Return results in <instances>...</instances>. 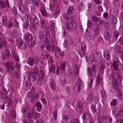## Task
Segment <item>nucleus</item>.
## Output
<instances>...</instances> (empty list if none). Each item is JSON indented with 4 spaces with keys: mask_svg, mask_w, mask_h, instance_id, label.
<instances>
[{
    "mask_svg": "<svg viewBox=\"0 0 123 123\" xmlns=\"http://www.w3.org/2000/svg\"><path fill=\"white\" fill-rule=\"evenodd\" d=\"M5 100L7 101L8 104L9 105H12V101L11 98H9L8 96L5 97Z\"/></svg>",
    "mask_w": 123,
    "mask_h": 123,
    "instance_id": "ea45409f",
    "label": "nucleus"
},
{
    "mask_svg": "<svg viewBox=\"0 0 123 123\" xmlns=\"http://www.w3.org/2000/svg\"><path fill=\"white\" fill-rule=\"evenodd\" d=\"M112 24L114 26L115 24L117 23V19L116 18L114 15H111L109 16Z\"/></svg>",
    "mask_w": 123,
    "mask_h": 123,
    "instance_id": "4be33fe9",
    "label": "nucleus"
},
{
    "mask_svg": "<svg viewBox=\"0 0 123 123\" xmlns=\"http://www.w3.org/2000/svg\"><path fill=\"white\" fill-rule=\"evenodd\" d=\"M2 92L3 94L6 95H7L8 92L9 90H7L4 87V86H2Z\"/></svg>",
    "mask_w": 123,
    "mask_h": 123,
    "instance_id": "09e8293b",
    "label": "nucleus"
},
{
    "mask_svg": "<svg viewBox=\"0 0 123 123\" xmlns=\"http://www.w3.org/2000/svg\"><path fill=\"white\" fill-rule=\"evenodd\" d=\"M32 117L36 119H38L40 117V114L36 112L32 113Z\"/></svg>",
    "mask_w": 123,
    "mask_h": 123,
    "instance_id": "79ce46f5",
    "label": "nucleus"
},
{
    "mask_svg": "<svg viewBox=\"0 0 123 123\" xmlns=\"http://www.w3.org/2000/svg\"><path fill=\"white\" fill-rule=\"evenodd\" d=\"M114 51L117 54H120L121 52H123L122 49L119 46H116L114 48Z\"/></svg>",
    "mask_w": 123,
    "mask_h": 123,
    "instance_id": "412c9836",
    "label": "nucleus"
},
{
    "mask_svg": "<svg viewBox=\"0 0 123 123\" xmlns=\"http://www.w3.org/2000/svg\"><path fill=\"white\" fill-rule=\"evenodd\" d=\"M85 36L86 40L88 41H90L91 39L92 38L91 33L87 30H86L85 32Z\"/></svg>",
    "mask_w": 123,
    "mask_h": 123,
    "instance_id": "f8f14e48",
    "label": "nucleus"
},
{
    "mask_svg": "<svg viewBox=\"0 0 123 123\" xmlns=\"http://www.w3.org/2000/svg\"><path fill=\"white\" fill-rule=\"evenodd\" d=\"M113 62H120L118 58V56L116 54L114 55L113 56Z\"/></svg>",
    "mask_w": 123,
    "mask_h": 123,
    "instance_id": "5fc2aeb1",
    "label": "nucleus"
},
{
    "mask_svg": "<svg viewBox=\"0 0 123 123\" xmlns=\"http://www.w3.org/2000/svg\"><path fill=\"white\" fill-rule=\"evenodd\" d=\"M90 61L92 62H95L96 61V60L95 58V57L93 54H91L90 57Z\"/></svg>",
    "mask_w": 123,
    "mask_h": 123,
    "instance_id": "13d9d810",
    "label": "nucleus"
},
{
    "mask_svg": "<svg viewBox=\"0 0 123 123\" xmlns=\"http://www.w3.org/2000/svg\"><path fill=\"white\" fill-rule=\"evenodd\" d=\"M119 33L117 31L115 32L114 33L113 37L114 38L112 40V42L115 41L117 40V38L118 37L119 35Z\"/></svg>",
    "mask_w": 123,
    "mask_h": 123,
    "instance_id": "cd10ccee",
    "label": "nucleus"
},
{
    "mask_svg": "<svg viewBox=\"0 0 123 123\" xmlns=\"http://www.w3.org/2000/svg\"><path fill=\"white\" fill-rule=\"evenodd\" d=\"M2 64L6 68V71L9 75H12L13 73V72L14 71L16 78L17 79H19L20 78L21 75L20 73L19 70H17V71H15L14 64L12 62L10 61L6 62H3Z\"/></svg>",
    "mask_w": 123,
    "mask_h": 123,
    "instance_id": "f257e3e1",
    "label": "nucleus"
},
{
    "mask_svg": "<svg viewBox=\"0 0 123 123\" xmlns=\"http://www.w3.org/2000/svg\"><path fill=\"white\" fill-rule=\"evenodd\" d=\"M32 3L33 5L37 7H39L40 1L39 0H33Z\"/></svg>",
    "mask_w": 123,
    "mask_h": 123,
    "instance_id": "bb28decb",
    "label": "nucleus"
},
{
    "mask_svg": "<svg viewBox=\"0 0 123 123\" xmlns=\"http://www.w3.org/2000/svg\"><path fill=\"white\" fill-rule=\"evenodd\" d=\"M105 68L106 67L105 64L102 63L101 64L99 68V74H100V75L103 76L104 71Z\"/></svg>",
    "mask_w": 123,
    "mask_h": 123,
    "instance_id": "4468645a",
    "label": "nucleus"
},
{
    "mask_svg": "<svg viewBox=\"0 0 123 123\" xmlns=\"http://www.w3.org/2000/svg\"><path fill=\"white\" fill-rule=\"evenodd\" d=\"M10 57V55L9 50L6 49L5 53H4L2 54V59L3 61L6 60V58L8 59Z\"/></svg>",
    "mask_w": 123,
    "mask_h": 123,
    "instance_id": "1a4fd4ad",
    "label": "nucleus"
},
{
    "mask_svg": "<svg viewBox=\"0 0 123 123\" xmlns=\"http://www.w3.org/2000/svg\"><path fill=\"white\" fill-rule=\"evenodd\" d=\"M11 12L12 13L15 15H16L17 14V11L16 8L15 7H13L12 9Z\"/></svg>",
    "mask_w": 123,
    "mask_h": 123,
    "instance_id": "052dcab7",
    "label": "nucleus"
},
{
    "mask_svg": "<svg viewBox=\"0 0 123 123\" xmlns=\"http://www.w3.org/2000/svg\"><path fill=\"white\" fill-rule=\"evenodd\" d=\"M102 118L104 122L106 123H107L110 120L111 118V117L109 116L107 117L105 116H102Z\"/></svg>",
    "mask_w": 123,
    "mask_h": 123,
    "instance_id": "e433bc0d",
    "label": "nucleus"
},
{
    "mask_svg": "<svg viewBox=\"0 0 123 123\" xmlns=\"http://www.w3.org/2000/svg\"><path fill=\"white\" fill-rule=\"evenodd\" d=\"M43 55L44 56H46L48 57V59H49V57H50V55L46 51H44L42 53V56Z\"/></svg>",
    "mask_w": 123,
    "mask_h": 123,
    "instance_id": "3c124183",
    "label": "nucleus"
},
{
    "mask_svg": "<svg viewBox=\"0 0 123 123\" xmlns=\"http://www.w3.org/2000/svg\"><path fill=\"white\" fill-rule=\"evenodd\" d=\"M27 97L28 99L30 100L31 103L32 104H33L34 102V98L32 97V96L31 95V92H29Z\"/></svg>",
    "mask_w": 123,
    "mask_h": 123,
    "instance_id": "7c9ffc66",
    "label": "nucleus"
},
{
    "mask_svg": "<svg viewBox=\"0 0 123 123\" xmlns=\"http://www.w3.org/2000/svg\"><path fill=\"white\" fill-rule=\"evenodd\" d=\"M29 22L27 21L25 22L23 25V27L26 30L28 27Z\"/></svg>",
    "mask_w": 123,
    "mask_h": 123,
    "instance_id": "338daca9",
    "label": "nucleus"
},
{
    "mask_svg": "<svg viewBox=\"0 0 123 123\" xmlns=\"http://www.w3.org/2000/svg\"><path fill=\"white\" fill-rule=\"evenodd\" d=\"M117 76L118 82L120 84L121 83V81L123 79L122 76L118 72H117Z\"/></svg>",
    "mask_w": 123,
    "mask_h": 123,
    "instance_id": "4c0bfd02",
    "label": "nucleus"
},
{
    "mask_svg": "<svg viewBox=\"0 0 123 123\" xmlns=\"http://www.w3.org/2000/svg\"><path fill=\"white\" fill-rule=\"evenodd\" d=\"M25 39L26 42L29 43L32 41L33 39V37L32 34L30 33L26 34L25 36Z\"/></svg>",
    "mask_w": 123,
    "mask_h": 123,
    "instance_id": "6ab92c4d",
    "label": "nucleus"
},
{
    "mask_svg": "<svg viewBox=\"0 0 123 123\" xmlns=\"http://www.w3.org/2000/svg\"><path fill=\"white\" fill-rule=\"evenodd\" d=\"M119 114L121 117H123V107H120L119 111Z\"/></svg>",
    "mask_w": 123,
    "mask_h": 123,
    "instance_id": "0e129e2a",
    "label": "nucleus"
},
{
    "mask_svg": "<svg viewBox=\"0 0 123 123\" xmlns=\"http://www.w3.org/2000/svg\"><path fill=\"white\" fill-rule=\"evenodd\" d=\"M55 56L57 58H59V57H62L64 56V53L63 52H61V50L59 49V50H57L55 52Z\"/></svg>",
    "mask_w": 123,
    "mask_h": 123,
    "instance_id": "dca6fc26",
    "label": "nucleus"
},
{
    "mask_svg": "<svg viewBox=\"0 0 123 123\" xmlns=\"http://www.w3.org/2000/svg\"><path fill=\"white\" fill-rule=\"evenodd\" d=\"M10 115L12 118L14 119L15 117L16 114L15 111L14 110H12L11 111Z\"/></svg>",
    "mask_w": 123,
    "mask_h": 123,
    "instance_id": "58836bf2",
    "label": "nucleus"
},
{
    "mask_svg": "<svg viewBox=\"0 0 123 123\" xmlns=\"http://www.w3.org/2000/svg\"><path fill=\"white\" fill-rule=\"evenodd\" d=\"M87 27L89 28H91L92 25V22L90 20H88L87 22Z\"/></svg>",
    "mask_w": 123,
    "mask_h": 123,
    "instance_id": "680f3d73",
    "label": "nucleus"
},
{
    "mask_svg": "<svg viewBox=\"0 0 123 123\" xmlns=\"http://www.w3.org/2000/svg\"><path fill=\"white\" fill-rule=\"evenodd\" d=\"M51 48L52 50L53 51H55V52L57 50H59V48L58 47L55 46L54 45H52Z\"/></svg>",
    "mask_w": 123,
    "mask_h": 123,
    "instance_id": "603ef678",
    "label": "nucleus"
},
{
    "mask_svg": "<svg viewBox=\"0 0 123 123\" xmlns=\"http://www.w3.org/2000/svg\"><path fill=\"white\" fill-rule=\"evenodd\" d=\"M13 25V20L11 18L9 19L8 23H7V28L8 29H10L12 28Z\"/></svg>",
    "mask_w": 123,
    "mask_h": 123,
    "instance_id": "b1692460",
    "label": "nucleus"
},
{
    "mask_svg": "<svg viewBox=\"0 0 123 123\" xmlns=\"http://www.w3.org/2000/svg\"><path fill=\"white\" fill-rule=\"evenodd\" d=\"M30 27L31 30H33L35 31L36 29V26L33 24L32 23H30Z\"/></svg>",
    "mask_w": 123,
    "mask_h": 123,
    "instance_id": "6e6d98bb",
    "label": "nucleus"
},
{
    "mask_svg": "<svg viewBox=\"0 0 123 123\" xmlns=\"http://www.w3.org/2000/svg\"><path fill=\"white\" fill-rule=\"evenodd\" d=\"M55 66L54 64H52L49 69V74H52L55 73Z\"/></svg>",
    "mask_w": 123,
    "mask_h": 123,
    "instance_id": "5701e85b",
    "label": "nucleus"
},
{
    "mask_svg": "<svg viewBox=\"0 0 123 123\" xmlns=\"http://www.w3.org/2000/svg\"><path fill=\"white\" fill-rule=\"evenodd\" d=\"M16 43L17 46L21 47V48L22 49H24L26 47V45L24 43L23 40L20 38H18L16 40Z\"/></svg>",
    "mask_w": 123,
    "mask_h": 123,
    "instance_id": "0eeeda50",
    "label": "nucleus"
},
{
    "mask_svg": "<svg viewBox=\"0 0 123 123\" xmlns=\"http://www.w3.org/2000/svg\"><path fill=\"white\" fill-rule=\"evenodd\" d=\"M45 42H49V39L50 35L49 32L47 31L45 33Z\"/></svg>",
    "mask_w": 123,
    "mask_h": 123,
    "instance_id": "49530a36",
    "label": "nucleus"
},
{
    "mask_svg": "<svg viewBox=\"0 0 123 123\" xmlns=\"http://www.w3.org/2000/svg\"><path fill=\"white\" fill-rule=\"evenodd\" d=\"M28 79L32 82L36 81L37 79V75L32 72H30L28 75Z\"/></svg>",
    "mask_w": 123,
    "mask_h": 123,
    "instance_id": "9b49d317",
    "label": "nucleus"
},
{
    "mask_svg": "<svg viewBox=\"0 0 123 123\" xmlns=\"http://www.w3.org/2000/svg\"><path fill=\"white\" fill-rule=\"evenodd\" d=\"M44 47L46 48L48 51H51L50 46L49 42H45L43 44L40 46V48L41 50L43 49Z\"/></svg>",
    "mask_w": 123,
    "mask_h": 123,
    "instance_id": "9d476101",
    "label": "nucleus"
},
{
    "mask_svg": "<svg viewBox=\"0 0 123 123\" xmlns=\"http://www.w3.org/2000/svg\"><path fill=\"white\" fill-rule=\"evenodd\" d=\"M86 44L84 42H82L81 43V49L82 51H84L86 50Z\"/></svg>",
    "mask_w": 123,
    "mask_h": 123,
    "instance_id": "864d4df0",
    "label": "nucleus"
},
{
    "mask_svg": "<svg viewBox=\"0 0 123 123\" xmlns=\"http://www.w3.org/2000/svg\"><path fill=\"white\" fill-rule=\"evenodd\" d=\"M62 119L65 122H68L69 120V118L65 114H64L62 115Z\"/></svg>",
    "mask_w": 123,
    "mask_h": 123,
    "instance_id": "8fccbe9b",
    "label": "nucleus"
},
{
    "mask_svg": "<svg viewBox=\"0 0 123 123\" xmlns=\"http://www.w3.org/2000/svg\"><path fill=\"white\" fill-rule=\"evenodd\" d=\"M34 58L32 57H31L28 59L27 62V63L29 65L31 66H32L34 65Z\"/></svg>",
    "mask_w": 123,
    "mask_h": 123,
    "instance_id": "a878e982",
    "label": "nucleus"
},
{
    "mask_svg": "<svg viewBox=\"0 0 123 123\" xmlns=\"http://www.w3.org/2000/svg\"><path fill=\"white\" fill-rule=\"evenodd\" d=\"M37 110L39 111H41L42 109V104L40 102H38L36 104Z\"/></svg>",
    "mask_w": 123,
    "mask_h": 123,
    "instance_id": "c756f323",
    "label": "nucleus"
},
{
    "mask_svg": "<svg viewBox=\"0 0 123 123\" xmlns=\"http://www.w3.org/2000/svg\"><path fill=\"white\" fill-rule=\"evenodd\" d=\"M94 98L93 95L91 93H89L87 98V99L90 103H92Z\"/></svg>",
    "mask_w": 123,
    "mask_h": 123,
    "instance_id": "c85d7f7f",
    "label": "nucleus"
},
{
    "mask_svg": "<svg viewBox=\"0 0 123 123\" xmlns=\"http://www.w3.org/2000/svg\"><path fill=\"white\" fill-rule=\"evenodd\" d=\"M49 27L50 29H51V30L54 31L55 32V28H56L55 26V23L54 22L51 21L50 22L49 24Z\"/></svg>",
    "mask_w": 123,
    "mask_h": 123,
    "instance_id": "393cba45",
    "label": "nucleus"
},
{
    "mask_svg": "<svg viewBox=\"0 0 123 123\" xmlns=\"http://www.w3.org/2000/svg\"><path fill=\"white\" fill-rule=\"evenodd\" d=\"M120 63V62H113V65L116 71H117L119 70L118 66L119 64Z\"/></svg>",
    "mask_w": 123,
    "mask_h": 123,
    "instance_id": "2f4dec72",
    "label": "nucleus"
},
{
    "mask_svg": "<svg viewBox=\"0 0 123 123\" xmlns=\"http://www.w3.org/2000/svg\"><path fill=\"white\" fill-rule=\"evenodd\" d=\"M31 80L28 79L27 80L25 81V84L27 87H30L31 86V84L30 82V81Z\"/></svg>",
    "mask_w": 123,
    "mask_h": 123,
    "instance_id": "bf43d9fd",
    "label": "nucleus"
},
{
    "mask_svg": "<svg viewBox=\"0 0 123 123\" xmlns=\"http://www.w3.org/2000/svg\"><path fill=\"white\" fill-rule=\"evenodd\" d=\"M82 86V81L81 79H78L77 81V83L74 86V90L75 93H79L81 90Z\"/></svg>",
    "mask_w": 123,
    "mask_h": 123,
    "instance_id": "20e7f679",
    "label": "nucleus"
},
{
    "mask_svg": "<svg viewBox=\"0 0 123 123\" xmlns=\"http://www.w3.org/2000/svg\"><path fill=\"white\" fill-rule=\"evenodd\" d=\"M109 56H110V52L107 51H105L104 52V59H105L106 57H109Z\"/></svg>",
    "mask_w": 123,
    "mask_h": 123,
    "instance_id": "69168bd1",
    "label": "nucleus"
},
{
    "mask_svg": "<svg viewBox=\"0 0 123 123\" xmlns=\"http://www.w3.org/2000/svg\"><path fill=\"white\" fill-rule=\"evenodd\" d=\"M90 116L91 115L90 114L87 113H85L83 114V115L82 117V118L83 119V120H85L86 119L88 118H89V117H90Z\"/></svg>",
    "mask_w": 123,
    "mask_h": 123,
    "instance_id": "a19ab883",
    "label": "nucleus"
},
{
    "mask_svg": "<svg viewBox=\"0 0 123 123\" xmlns=\"http://www.w3.org/2000/svg\"><path fill=\"white\" fill-rule=\"evenodd\" d=\"M39 38L41 42L43 43L45 40L44 34L43 31L41 30L39 31Z\"/></svg>",
    "mask_w": 123,
    "mask_h": 123,
    "instance_id": "a211bd4d",
    "label": "nucleus"
},
{
    "mask_svg": "<svg viewBox=\"0 0 123 123\" xmlns=\"http://www.w3.org/2000/svg\"><path fill=\"white\" fill-rule=\"evenodd\" d=\"M41 24L43 26H44L48 22V21L45 20L44 19H42L40 21Z\"/></svg>",
    "mask_w": 123,
    "mask_h": 123,
    "instance_id": "4d7b16f0",
    "label": "nucleus"
},
{
    "mask_svg": "<svg viewBox=\"0 0 123 123\" xmlns=\"http://www.w3.org/2000/svg\"><path fill=\"white\" fill-rule=\"evenodd\" d=\"M8 19L6 16H3L2 18V24L6 26L7 25Z\"/></svg>",
    "mask_w": 123,
    "mask_h": 123,
    "instance_id": "473e14b6",
    "label": "nucleus"
},
{
    "mask_svg": "<svg viewBox=\"0 0 123 123\" xmlns=\"http://www.w3.org/2000/svg\"><path fill=\"white\" fill-rule=\"evenodd\" d=\"M100 26L98 25H97L94 30L95 34L96 35H98L100 31Z\"/></svg>",
    "mask_w": 123,
    "mask_h": 123,
    "instance_id": "37998d69",
    "label": "nucleus"
},
{
    "mask_svg": "<svg viewBox=\"0 0 123 123\" xmlns=\"http://www.w3.org/2000/svg\"><path fill=\"white\" fill-rule=\"evenodd\" d=\"M101 77L100 74H98L96 78V85L98 86L101 81Z\"/></svg>",
    "mask_w": 123,
    "mask_h": 123,
    "instance_id": "f704fd0d",
    "label": "nucleus"
},
{
    "mask_svg": "<svg viewBox=\"0 0 123 123\" xmlns=\"http://www.w3.org/2000/svg\"><path fill=\"white\" fill-rule=\"evenodd\" d=\"M20 7L19 8V11L22 13H25L26 12V10L25 7L22 5H20Z\"/></svg>",
    "mask_w": 123,
    "mask_h": 123,
    "instance_id": "c9c22d12",
    "label": "nucleus"
},
{
    "mask_svg": "<svg viewBox=\"0 0 123 123\" xmlns=\"http://www.w3.org/2000/svg\"><path fill=\"white\" fill-rule=\"evenodd\" d=\"M96 66L93 64L91 68L88 67L87 68V74L89 78L90 79V82L88 84V86L90 88L92 87L93 81L94 79L93 75L96 74Z\"/></svg>",
    "mask_w": 123,
    "mask_h": 123,
    "instance_id": "f03ea898",
    "label": "nucleus"
},
{
    "mask_svg": "<svg viewBox=\"0 0 123 123\" xmlns=\"http://www.w3.org/2000/svg\"><path fill=\"white\" fill-rule=\"evenodd\" d=\"M83 106L82 102L80 101H78L77 104L76 108L79 110V111L81 112L83 111V108H82Z\"/></svg>",
    "mask_w": 123,
    "mask_h": 123,
    "instance_id": "2eb2a0df",
    "label": "nucleus"
},
{
    "mask_svg": "<svg viewBox=\"0 0 123 123\" xmlns=\"http://www.w3.org/2000/svg\"><path fill=\"white\" fill-rule=\"evenodd\" d=\"M104 38L105 40L110 42H112L111 37L110 33L108 32H105L104 33Z\"/></svg>",
    "mask_w": 123,
    "mask_h": 123,
    "instance_id": "f3484780",
    "label": "nucleus"
},
{
    "mask_svg": "<svg viewBox=\"0 0 123 123\" xmlns=\"http://www.w3.org/2000/svg\"><path fill=\"white\" fill-rule=\"evenodd\" d=\"M67 65V63L65 62H63L60 65L61 69L62 70H64L65 68V67Z\"/></svg>",
    "mask_w": 123,
    "mask_h": 123,
    "instance_id": "de8ad7c7",
    "label": "nucleus"
},
{
    "mask_svg": "<svg viewBox=\"0 0 123 123\" xmlns=\"http://www.w3.org/2000/svg\"><path fill=\"white\" fill-rule=\"evenodd\" d=\"M15 48L12 46L11 47V49L12 51V54L13 57L14 58L16 61L18 62L19 61V57L17 54V53L15 50Z\"/></svg>",
    "mask_w": 123,
    "mask_h": 123,
    "instance_id": "6e6552de",
    "label": "nucleus"
},
{
    "mask_svg": "<svg viewBox=\"0 0 123 123\" xmlns=\"http://www.w3.org/2000/svg\"><path fill=\"white\" fill-rule=\"evenodd\" d=\"M101 95L102 98L104 99H105L106 98L107 94L104 89L102 90L101 92Z\"/></svg>",
    "mask_w": 123,
    "mask_h": 123,
    "instance_id": "c03bdc74",
    "label": "nucleus"
},
{
    "mask_svg": "<svg viewBox=\"0 0 123 123\" xmlns=\"http://www.w3.org/2000/svg\"><path fill=\"white\" fill-rule=\"evenodd\" d=\"M36 12V8L33 7L31 9V18L32 22L35 24L37 25L39 23V21L37 17L35 15Z\"/></svg>",
    "mask_w": 123,
    "mask_h": 123,
    "instance_id": "7ed1b4c3",
    "label": "nucleus"
},
{
    "mask_svg": "<svg viewBox=\"0 0 123 123\" xmlns=\"http://www.w3.org/2000/svg\"><path fill=\"white\" fill-rule=\"evenodd\" d=\"M49 86L52 90H55L56 88V84L54 80H51L49 83Z\"/></svg>",
    "mask_w": 123,
    "mask_h": 123,
    "instance_id": "aec40b11",
    "label": "nucleus"
},
{
    "mask_svg": "<svg viewBox=\"0 0 123 123\" xmlns=\"http://www.w3.org/2000/svg\"><path fill=\"white\" fill-rule=\"evenodd\" d=\"M40 12L42 15L45 17L49 15L48 13L46 11V9L43 5H41L40 8Z\"/></svg>",
    "mask_w": 123,
    "mask_h": 123,
    "instance_id": "ddd939ff",
    "label": "nucleus"
},
{
    "mask_svg": "<svg viewBox=\"0 0 123 123\" xmlns=\"http://www.w3.org/2000/svg\"><path fill=\"white\" fill-rule=\"evenodd\" d=\"M112 88L115 92H117V97L118 100L119 101H121L123 99L122 92L119 87H116L115 88Z\"/></svg>",
    "mask_w": 123,
    "mask_h": 123,
    "instance_id": "423d86ee",
    "label": "nucleus"
},
{
    "mask_svg": "<svg viewBox=\"0 0 123 123\" xmlns=\"http://www.w3.org/2000/svg\"><path fill=\"white\" fill-rule=\"evenodd\" d=\"M104 23L103 21L101 20L99 18L96 22V24L97 25L99 26V25H102Z\"/></svg>",
    "mask_w": 123,
    "mask_h": 123,
    "instance_id": "a18cd8bd",
    "label": "nucleus"
},
{
    "mask_svg": "<svg viewBox=\"0 0 123 123\" xmlns=\"http://www.w3.org/2000/svg\"><path fill=\"white\" fill-rule=\"evenodd\" d=\"M99 18L96 16L93 15L92 17V20L93 22H96Z\"/></svg>",
    "mask_w": 123,
    "mask_h": 123,
    "instance_id": "e2e57ef3",
    "label": "nucleus"
},
{
    "mask_svg": "<svg viewBox=\"0 0 123 123\" xmlns=\"http://www.w3.org/2000/svg\"><path fill=\"white\" fill-rule=\"evenodd\" d=\"M86 50H85V51H82V53H80V56L81 57H86L87 56V55H86Z\"/></svg>",
    "mask_w": 123,
    "mask_h": 123,
    "instance_id": "774afa93",
    "label": "nucleus"
},
{
    "mask_svg": "<svg viewBox=\"0 0 123 123\" xmlns=\"http://www.w3.org/2000/svg\"><path fill=\"white\" fill-rule=\"evenodd\" d=\"M71 18H72V17H70V19L72 20V19ZM70 23L73 29L74 30L76 29L77 26L76 22L74 21V20H71L70 22Z\"/></svg>",
    "mask_w": 123,
    "mask_h": 123,
    "instance_id": "72a5a7b5",
    "label": "nucleus"
},
{
    "mask_svg": "<svg viewBox=\"0 0 123 123\" xmlns=\"http://www.w3.org/2000/svg\"><path fill=\"white\" fill-rule=\"evenodd\" d=\"M115 73L113 72L110 75L111 78L113 79L112 80V86L113 88H115L116 87L118 86V84L117 79L116 78Z\"/></svg>",
    "mask_w": 123,
    "mask_h": 123,
    "instance_id": "39448f33",
    "label": "nucleus"
}]
</instances>
